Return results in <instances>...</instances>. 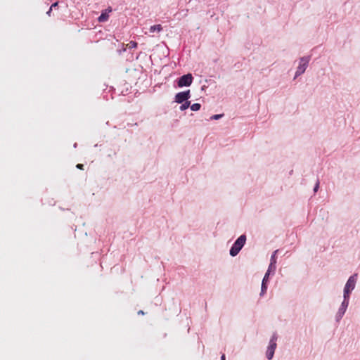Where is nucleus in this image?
<instances>
[{
	"label": "nucleus",
	"instance_id": "nucleus-1",
	"mask_svg": "<svg viewBox=\"0 0 360 360\" xmlns=\"http://www.w3.org/2000/svg\"><path fill=\"white\" fill-rule=\"evenodd\" d=\"M246 241V236L241 235L233 243L230 250V255L233 257L236 256L242 248L244 246Z\"/></svg>",
	"mask_w": 360,
	"mask_h": 360
},
{
	"label": "nucleus",
	"instance_id": "nucleus-2",
	"mask_svg": "<svg viewBox=\"0 0 360 360\" xmlns=\"http://www.w3.org/2000/svg\"><path fill=\"white\" fill-rule=\"evenodd\" d=\"M355 283H356V278H354V276H350L349 278V279L345 285V289H344V298H345V300L349 298V293L351 292L352 290H354V288L355 287Z\"/></svg>",
	"mask_w": 360,
	"mask_h": 360
},
{
	"label": "nucleus",
	"instance_id": "nucleus-3",
	"mask_svg": "<svg viewBox=\"0 0 360 360\" xmlns=\"http://www.w3.org/2000/svg\"><path fill=\"white\" fill-rule=\"evenodd\" d=\"M276 340L277 337L276 335H274L271 339L270 340L269 345L266 351V357L268 359H271L274 356V352L276 348Z\"/></svg>",
	"mask_w": 360,
	"mask_h": 360
},
{
	"label": "nucleus",
	"instance_id": "nucleus-4",
	"mask_svg": "<svg viewBox=\"0 0 360 360\" xmlns=\"http://www.w3.org/2000/svg\"><path fill=\"white\" fill-rule=\"evenodd\" d=\"M193 77L191 74H187L181 77L178 82L179 87L188 86L192 84Z\"/></svg>",
	"mask_w": 360,
	"mask_h": 360
},
{
	"label": "nucleus",
	"instance_id": "nucleus-5",
	"mask_svg": "<svg viewBox=\"0 0 360 360\" xmlns=\"http://www.w3.org/2000/svg\"><path fill=\"white\" fill-rule=\"evenodd\" d=\"M309 59L308 58H302L300 61V65L297 68V70L296 71L295 75L298 76L302 75L304 72L308 63H309Z\"/></svg>",
	"mask_w": 360,
	"mask_h": 360
},
{
	"label": "nucleus",
	"instance_id": "nucleus-6",
	"mask_svg": "<svg viewBox=\"0 0 360 360\" xmlns=\"http://www.w3.org/2000/svg\"><path fill=\"white\" fill-rule=\"evenodd\" d=\"M191 97L190 90L178 93L175 96V101L178 103H182L186 101Z\"/></svg>",
	"mask_w": 360,
	"mask_h": 360
},
{
	"label": "nucleus",
	"instance_id": "nucleus-7",
	"mask_svg": "<svg viewBox=\"0 0 360 360\" xmlns=\"http://www.w3.org/2000/svg\"><path fill=\"white\" fill-rule=\"evenodd\" d=\"M112 12V8L108 7L105 11H103L101 15L98 17V20L99 22H106L109 18V13Z\"/></svg>",
	"mask_w": 360,
	"mask_h": 360
},
{
	"label": "nucleus",
	"instance_id": "nucleus-8",
	"mask_svg": "<svg viewBox=\"0 0 360 360\" xmlns=\"http://www.w3.org/2000/svg\"><path fill=\"white\" fill-rule=\"evenodd\" d=\"M162 30V27L161 25H153L150 27V32H161Z\"/></svg>",
	"mask_w": 360,
	"mask_h": 360
},
{
	"label": "nucleus",
	"instance_id": "nucleus-9",
	"mask_svg": "<svg viewBox=\"0 0 360 360\" xmlns=\"http://www.w3.org/2000/svg\"><path fill=\"white\" fill-rule=\"evenodd\" d=\"M348 304H349L348 298L346 300H345V298H344V301L342 302L341 307L340 309V311H342V314L345 313L346 308L348 306Z\"/></svg>",
	"mask_w": 360,
	"mask_h": 360
},
{
	"label": "nucleus",
	"instance_id": "nucleus-10",
	"mask_svg": "<svg viewBox=\"0 0 360 360\" xmlns=\"http://www.w3.org/2000/svg\"><path fill=\"white\" fill-rule=\"evenodd\" d=\"M128 49H134V48H136L137 47V43L134 41H129L127 46H126Z\"/></svg>",
	"mask_w": 360,
	"mask_h": 360
},
{
	"label": "nucleus",
	"instance_id": "nucleus-11",
	"mask_svg": "<svg viewBox=\"0 0 360 360\" xmlns=\"http://www.w3.org/2000/svg\"><path fill=\"white\" fill-rule=\"evenodd\" d=\"M201 105L200 103H194L192 105H191V109L193 111L199 110Z\"/></svg>",
	"mask_w": 360,
	"mask_h": 360
},
{
	"label": "nucleus",
	"instance_id": "nucleus-12",
	"mask_svg": "<svg viewBox=\"0 0 360 360\" xmlns=\"http://www.w3.org/2000/svg\"><path fill=\"white\" fill-rule=\"evenodd\" d=\"M190 104H191L190 101H186L184 103H183L180 106V110H184L187 109L189 107Z\"/></svg>",
	"mask_w": 360,
	"mask_h": 360
},
{
	"label": "nucleus",
	"instance_id": "nucleus-13",
	"mask_svg": "<svg viewBox=\"0 0 360 360\" xmlns=\"http://www.w3.org/2000/svg\"><path fill=\"white\" fill-rule=\"evenodd\" d=\"M275 270H276V264H274V263H270L268 270H267V272H269V273L274 272Z\"/></svg>",
	"mask_w": 360,
	"mask_h": 360
},
{
	"label": "nucleus",
	"instance_id": "nucleus-14",
	"mask_svg": "<svg viewBox=\"0 0 360 360\" xmlns=\"http://www.w3.org/2000/svg\"><path fill=\"white\" fill-rule=\"evenodd\" d=\"M267 290V284L266 283H262V289H261V295H264Z\"/></svg>",
	"mask_w": 360,
	"mask_h": 360
},
{
	"label": "nucleus",
	"instance_id": "nucleus-15",
	"mask_svg": "<svg viewBox=\"0 0 360 360\" xmlns=\"http://www.w3.org/2000/svg\"><path fill=\"white\" fill-rule=\"evenodd\" d=\"M277 252H278V250H276L274 252V255L271 257V263H274V264H276V259L275 255Z\"/></svg>",
	"mask_w": 360,
	"mask_h": 360
},
{
	"label": "nucleus",
	"instance_id": "nucleus-16",
	"mask_svg": "<svg viewBox=\"0 0 360 360\" xmlns=\"http://www.w3.org/2000/svg\"><path fill=\"white\" fill-rule=\"evenodd\" d=\"M269 274H270V273L266 271V273L265 274L264 277V278L262 280V283H264V282H265V283H267Z\"/></svg>",
	"mask_w": 360,
	"mask_h": 360
},
{
	"label": "nucleus",
	"instance_id": "nucleus-17",
	"mask_svg": "<svg viewBox=\"0 0 360 360\" xmlns=\"http://www.w3.org/2000/svg\"><path fill=\"white\" fill-rule=\"evenodd\" d=\"M269 274H270V273L266 271V273L265 274L264 277V278L262 280V283H264V282H265V283H267Z\"/></svg>",
	"mask_w": 360,
	"mask_h": 360
},
{
	"label": "nucleus",
	"instance_id": "nucleus-18",
	"mask_svg": "<svg viewBox=\"0 0 360 360\" xmlns=\"http://www.w3.org/2000/svg\"><path fill=\"white\" fill-rule=\"evenodd\" d=\"M223 116L222 114L214 115L210 117L211 120H218Z\"/></svg>",
	"mask_w": 360,
	"mask_h": 360
},
{
	"label": "nucleus",
	"instance_id": "nucleus-19",
	"mask_svg": "<svg viewBox=\"0 0 360 360\" xmlns=\"http://www.w3.org/2000/svg\"><path fill=\"white\" fill-rule=\"evenodd\" d=\"M58 1H57V2H55L54 4H53L51 5V8H50L49 11L47 12V13H48V14H49V13H51V11L52 8H54V7L58 6Z\"/></svg>",
	"mask_w": 360,
	"mask_h": 360
},
{
	"label": "nucleus",
	"instance_id": "nucleus-20",
	"mask_svg": "<svg viewBox=\"0 0 360 360\" xmlns=\"http://www.w3.org/2000/svg\"><path fill=\"white\" fill-rule=\"evenodd\" d=\"M319 187V181H317V182H316V184L315 185V187L314 188V192H316L318 191Z\"/></svg>",
	"mask_w": 360,
	"mask_h": 360
},
{
	"label": "nucleus",
	"instance_id": "nucleus-21",
	"mask_svg": "<svg viewBox=\"0 0 360 360\" xmlns=\"http://www.w3.org/2000/svg\"><path fill=\"white\" fill-rule=\"evenodd\" d=\"M76 167L79 169H84V165L82 164H77Z\"/></svg>",
	"mask_w": 360,
	"mask_h": 360
},
{
	"label": "nucleus",
	"instance_id": "nucleus-22",
	"mask_svg": "<svg viewBox=\"0 0 360 360\" xmlns=\"http://www.w3.org/2000/svg\"><path fill=\"white\" fill-rule=\"evenodd\" d=\"M144 314H145L144 311H142V310H140V311H138V314L143 315Z\"/></svg>",
	"mask_w": 360,
	"mask_h": 360
},
{
	"label": "nucleus",
	"instance_id": "nucleus-23",
	"mask_svg": "<svg viewBox=\"0 0 360 360\" xmlns=\"http://www.w3.org/2000/svg\"><path fill=\"white\" fill-rule=\"evenodd\" d=\"M221 360H226L225 354H222Z\"/></svg>",
	"mask_w": 360,
	"mask_h": 360
}]
</instances>
